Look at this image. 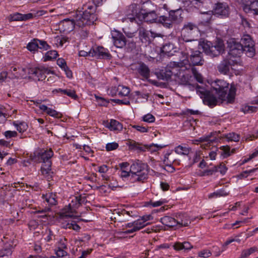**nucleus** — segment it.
I'll return each instance as SVG.
<instances>
[{"mask_svg":"<svg viewBox=\"0 0 258 258\" xmlns=\"http://www.w3.org/2000/svg\"><path fill=\"white\" fill-rule=\"evenodd\" d=\"M239 42L241 43L243 49L245 50V54L248 57H252L254 55L255 52L254 43L249 35H243Z\"/></svg>","mask_w":258,"mask_h":258,"instance_id":"9b49d317","label":"nucleus"},{"mask_svg":"<svg viewBox=\"0 0 258 258\" xmlns=\"http://www.w3.org/2000/svg\"><path fill=\"white\" fill-rule=\"evenodd\" d=\"M213 15L220 18H226L230 15V7L225 2H217L211 11Z\"/></svg>","mask_w":258,"mask_h":258,"instance_id":"ddd939ff","label":"nucleus"},{"mask_svg":"<svg viewBox=\"0 0 258 258\" xmlns=\"http://www.w3.org/2000/svg\"><path fill=\"white\" fill-rule=\"evenodd\" d=\"M174 49H176L174 47V45L170 42H165L161 48V52L166 54L168 56L173 55V53L176 50H173Z\"/></svg>","mask_w":258,"mask_h":258,"instance_id":"c85d7f7f","label":"nucleus"},{"mask_svg":"<svg viewBox=\"0 0 258 258\" xmlns=\"http://www.w3.org/2000/svg\"><path fill=\"white\" fill-rule=\"evenodd\" d=\"M216 167L217 172H219L222 175H224L227 171V167L223 163H220L218 166H215Z\"/></svg>","mask_w":258,"mask_h":258,"instance_id":"4d7b16f0","label":"nucleus"},{"mask_svg":"<svg viewBox=\"0 0 258 258\" xmlns=\"http://www.w3.org/2000/svg\"><path fill=\"white\" fill-rule=\"evenodd\" d=\"M141 14L139 6L138 4H133L128 7L126 15L127 19H129L130 22H133L136 19L141 20V18L140 17Z\"/></svg>","mask_w":258,"mask_h":258,"instance_id":"f3484780","label":"nucleus"},{"mask_svg":"<svg viewBox=\"0 0 258 258\" xmlns=\"http://www.w3.org/2000/svg\"><path fill=\"white\" fill-rule=\"evenodd\" d=\"M42 198L43 200V202L47 203L46 207H51L52 206H55L57 204L56 200L57 196L55 194L52 192H48L46 194H43Z\"/></svg>","mask_w":258,"mask_h":258,"instance_id":"5701e85b","label":"nucleus"},{"mask_svg":"<svg viewBox=\"0 0 258 258\" xmlns=\"http://www.w3.org/2000/svg\"><path fill=\"white\" fill-rule=\"evenodd\" d=\"M118 144L116 142L109 143L106 145V150L110 151L116 149L118 147Z\"/></svg>","mask_w":258,"mask_h":258,"instance_id":"680f3d73","label":"nucleus"},{"mask_svg":"<svg viewBox=\"0 0 258 258\" xmlns=\"http://www.w3.org/2000/svg\"><path fill=\"white\" fill-rule=\"evenodd\" d=\"M160 222L164 225L169 227H173L177 226V222H175L174 218L165 216L160 219Z\"/></svg>","mask_w":258,"mask_h":258,"instance_id":"473e14b6","label":"nucleus"},{"mask_svg":"<svg viewBox=\"0 0 258 258\" xmlns=\"http://www.w3.org/2000/svg\"><path fill=\"white\" fill-rule=\"evenodd\" d=\"M132 172L131 183H144L148 178L149 166L147 163L137 160L130 166Z\"/></svg>","mask_w":258,"mask_h":258,"instance_id":"20e7f679","label":"nucleus"},{"mask_svg":"<svg viewBox=\"0 0 258 258\" xmlns=\"http://www.w3.org/2000/svg\"><path fill=\"white\" fill-rule=\"evenodd\" d=\"M191 223L189 216L186 213H183V217L181 221L180 226H187Z\"/></svg>","mask_w":258,"mask_h":258,"instance_id":"3c124183","label":"nucleus"},{"mask_svg":"<svg viewBox=\"0 0 258 258\" xmlns=\"http://www.w3.org/2000/svg\"><path fill=\"white\" fill-rule=\"evenodd\" d=\"M180 69L177 63L170 62L166 67L159 71L157 73V77L161 80L169 81L171 79L172 76H177L180 74Z\"/></svg>","mask_w":258,"mask_h":258,"instance_id":"0eeeda50","label":"nucleus"},{"mask_svg":"<svg viewBox=\"0 0 258 258\" xmlns=\"http://www.w3.org/2000/svg\"><path fill=\"white\" fill-rule=\"evenodd\" d=\"M212 15H213L211 11L202 13L199 17V24L205 26H209L212 20Z\"/></svg>","mask_w":258,"mask_h":258,"instance_id":"a878e982","label":"nucleus"},{"mask_svg":"<svg viewBox=\"0 0 258 258\" xmlns=\"http://www.w3.org/2000/svg\"><path fill=\"white\" fill-rule=\"evenodd\" d=\"M52 92L54 94L60 93L61 95H66L75 100H77L78 99V96L74 90L58 88L53 90Z\"/></svg>","mask_w":258,"mask_h":258,"instance_id":"cd10ccee","label":"nucleus"},{"mask_svg":"<svg viewBox=\"0 0 258 258\" xmlns=\"http://www.w3.org/2000/svg\"><path fill=\"white\" fill-rule=\"evenodd\" d=\"M75 200L76 201V208H78L80 205L87 202L86 198L85 197H82L81 195L75 197Z\"/></svg>","mask_w":258,"mask_h":258,"instance_id":"de8ad7c7","label":"nucleus"},{"mask_svg":"<svg viewBox=\"0 0 258 258\" xmlns=\"http://www.w3.org/2000/svg\"><path fill=\"white\" fill-rule=\"evenodd\" d=\"M143 78L148 80L150 77V70L144 62H140L134 69Z\"/></svg>","mask_w":258,"mask_h":258,"instance_id":"4be33fe9","label":"nucleus"},{"mask_svg":"<svg viewBox=\"0 0 258 258\" xmlns=\"http://www.w3.org/2000/svg\"><path fill=\"white\" fill-rule=\"evenodd\" d=\"M13 124L20 133L25 132L28 127L27 123L24 121L16 120L13 121Z\"/></svg>","mask_w":258,"mask_h":258,"instance_id":"f704fd0d","label":"nucleus"},{"mask_svg":"<svg viewBox=\"0 0 258 258\" xmlns=\"http://www.w3.org/2000/svg\"><path fill=\"white\" fill-rule=\"evenodd\" d=\"M111 101L114 102L118 105H130V101L128 99L124 98L123 99H112Z\"/></svg>","mask_w":258,"mask_h":258,"instance_id":"5fc2aeb1","label":"nucleus"},{"mask_svg":"<svg viewBox=\"0 0 258 258\" xmlns=\"http://www.w3.org/2000/svg\"><path fill=\"white\" fill-rule=\"evenodd\" d=\"M228 141L238 142L240 139V136L235 133H230L225 136Z\"/></svg>","mask_w":258,"mask_h":258,"instance_id":"37998d69","label":"nucleus"},{"mask_svg":"<svg viewBox=\"0 0 258 258\" xmlns=\"http://www.w3.org/2000/svg\"><path fill=\"white\" fill-rule=\"evenodd\" d=\"M185 42L186 43V44L185 45V54H187V51L190 53L191 51L198 50L197 47L199 45L200 43L197 41V40H196L195 38H194V40L192 41Z\"/></svg>","mask_w":258,"mask_h":258,"instance_id":"72a5a7b5","label":"nucleus"},{"mask_svg":"<svg viewBox=\"0 0 258 258\" xmlns=\"http://www.w3.org/2000/svg\"><path fill=\"white\" fill-rule=\"evenodd\" d=\"M220 151L217 150L218 154H219L223 158H226L230 156L232 154L234 153L235 149H232L230 151V147L229 146H222L219 148Z\"/></svg>","mask_w":258,"mask_h":258,"instance_id":"2f4dec72","label":"nucleus"},{"mask_svg":"<svg viewBox=\"0 0 258 258\" xmlns=\"http://www.w3.org/2000/svg\"><path fill=\"white\" fill-rule=\"evenodd\" d=\"M92 57L97 58L110 59L111 55L108 50L102 46L93 47L90 50Z\"/></svg>","mask_w":258,"mask_h":258,"instance_id":"dca6fc26","label":"nucleus"},{"mask_svg":"<svg viewBox=\"0 0 258 258\" xmlns=\"http://www.w3.org/2000/svg\"><path fill=\"white\" fill-rule=\"evenodd\" d=\"M118 86H114L111 87L110 90H109V95H111L112 97L118 95Z\"/></svg>","mask_w":258,"mask_h":258,"instance_id":"338daca9","label":"nucleus"},{"mask_svg":"<svg viewBox=\"0 0 258 258\" xmlns=\"http://www.w3.org/2000/svg\"><path fill=\"white\" fill-rule=\"evenodd\" d=\"M46 233L47 234V235L44 238L46 242L51 241L55 237V235H54L53 231L50 229H48L46 231Z\"/></svg>","mask_w":258,"mask_h":258,"instance_id":"052dcab7","label":"nucleus"},{"mask_svg":"<svg viewBox=\"0 0 258 258\" xmlns=\"http://www.w3.org/2000/svg\"><path fill=\"white\" fill-rule=\"evenodd\" d=\"M196 90L204 96L203 102L205 104L211 107H213L217 104L218 98L213 94V92L211 90H207L199 85H197Z\"/></svg>","mask_w":258,"mask_h":258,"instance_id":"9d476101","label":"nucleus"},{"mask_svg":"<svg viewBox=\"0 0 258 258\" xmlns=\"http://www.w3.org/2000/svg\"><path fill=\"white\" fill-rule=\"evenodd\" d=\"M12 246L9 245L0 250V258H10L12 253Z\"/></svg>","mask_w":258,"mask_h":258,"instance_id":"e433bc0d","label":"nucleus"},{"mask_svg":"<svg viewBox=\"0 0 258 258\" xmlns=\"http://www.w3.org/2000/svg\"><path fill=\"white\" fill-rule=\"evenodd\" d=\"M120 177L125 180L126 179L127 180H128L131 182V176H132V172L130 171H126L123 169H121L120 170Z\"/></svg>","mask_w":258,"mask_h":258,"instance_id":"864d4df0","label":"nucleus"},{"mask_svg":"<svg viewBox=\"0 0 258 258\" xmlns=\"http://www.w3.org/2000/svg\"><path fill=\"white\" fill-rule=\"evenodd\" d=\"M47 114L56 118H61L62 117V114L60 112L52 108L49 109Z\"/></svg>","mask_w":258,"mask_h":258,"instance_id":"8fccbe9b","label":"nucleus"},{"mask_svg":"<svg viewBox=\"0 0 258 258\" xmlns=\"http://www.w3.org/2000/svg\"><path fill=\"white\" fill-rule=\"evenodd\" d=\"M211 90L218 96L222 101L233 103L235 99L237 90L236 85L230 84L224 80L217 79L211 84Z\"/></svg>","mask_w":258,"mask_h":258,"instance_id":"f03ea898","label":"nucleus"},{"mask_svg":"<svg viewBox=\"0 0 258 258\" xmlns=\"http://www.w3.org/2000/svg\"><path fill=\"white\" fill-rule=\"evenodd\" d=\"M3 135L7 140H9L13 138H16L18 136V133L15 131H7L3 133Z\"/></svg>","mask_w":258,"mask_h":258,"instance_id":"49530a36","label":"nucleus"},{"mask_svg":"<svg viewBox=\"0 0 258 258\" xmlns=\"http://www.w3.org/2000/svg\"><path fill=\"white\" fill-rule=\"evenodd\" d=\"M227 46L229 49L228 54L230 56L239 57L243 53H245L241 43L234 38L230 39L227 41Z\"/></svg>","mask_w":258,"mask_h":258,"instance_id":"f8f14e48","label":"nucleus"},{"mask_svg":"<svg viewBox=\"0 0 258 258\" xmlns=\"http://www.w3.org/2000/svg\"><path fill=\"white\" fill-rule=\"evenodd\" d=\"M165 203H166V201L165 200H161L156 202H152L151 201L150 202L147 203L146 205L147 206L151 205L152 207H156L160 206Z\"/></svg>","mask_w":258,"mask_h":258,"instance_id":"6e6d98bb","label":"nucleus"},{"mask_svg":"<svg viewBox=\"0 0 258 258\" xmlns=\"http://www.w3.org/2000/svg\"><path fill=\"white\" fill-rule=\"evenodd\" d=\"M257 170V168H253L252 169L244 171L240 173L239 174H238L237 175V177L240 179L246 178L248 176V174L254 172Z\"/></svg>","mask_w":258,"mask_h":258,"instance_id":"09e8293b","label":"nucleus"},{"mask_svg":"<svg viewBox=\"0 0 258 258\" xmlns=\"http://www.w3.org/2000/svg\"><path fill=\"white\" fill-rule=\"evenodd\" d=\"M67 240L64 238H60L57 243L56 248L67 249Z\"/></svg>","mask_w":258,"mask_h":258,"instance_id":"603ef678","label":"nucleus"},{"mask_svg":"<svg viewBox=\"0 0 258 258\" xmlns=\"http://www.w3.org/2000/svg\"><path fill=\"white\" fill-rule=\"evenodd\" d=\"M238 4L245 13L258 15V0H241Z\"/></svg>","mask_w":258,"mask_h":258,"instance_id":"4468645a","label":"nucleus"},{"mask_svg":"<svg viewBox=\"0 0 258 258\" xmlns=\"http://www.w3.org/2000/svg\"><path fill=\"white\" fill-rule=\"evenodd\" d=\"M198 255L200 257L207 258L211 255V253L210 251L208 249H204L200 251Z\"/></svg>","mask_w":258,"mask_h":258,"instance_id":"69168bd1","label":"nucleus"},{"mask_svg":"<svg viewBox=\"0 0 258 258\" xmlns=\"http://www.w3.org/2000/svg\"><path fill=\"white\" fill-rule=\"evenodd\" d=\"M28 73L31 75L34 80L42 81L45 79L46 77L45 74H48L49 71L48 69L41 67L31 69Z\"/></svg>","mask_w":258,"mask_h":258,"instance_id":"a211bd4d","label":"nucleus"},{"mask_svg":"<svg viewBox=\"0 0 258 258\" xmlns=\"http://www.w3.org/2000/svg\"><path fill=\"white\" fill-rule=\"evenodd\" d=\"M26 47L30 51L35 53L39 49L47 50L50 49L51 46L44 40L34 38L28 43Z\"/></svg>","mask_w":258,"mask_h":258,"instance_id":"2eb2a0df","label":"nucleus"},{"mask_svg":"<svg viewBox=\"0 0 258 258\" xmlns=\"http://www.w3.org/2000/svg\"><path fill=\"white\" fill-rule=\"evenodd\" d=\"M235 63V61L226 57L223 59L217 66V70L221 74L226 75L230 71V68Z\"/></svg>","mask_w":258,"mask_h":258,"instance_id":"412c9836","label":"nucleus"},{"mask_svg":"<svg viewBox=\"0 0 258 258\" xmlns=\"http://www.w3.org/2000/svg\"><path fill=\"white\" fill-rule=\"evenodd\" d=\"M190 148L179 145L175 148V152L180 155H187L189 154Z\"/></svg>","mask_w":258,"mask_h":258,"instance_id":"ea45409f","label":"nucleus"},{"mask_svg":"<svg viewBox=\"0 0 258 258\" xmlns=\"http://www.w3.org/2000/svg\"><path fill=\"white\" fill-rule=\"evenodd\" d=\"M142 118L143 121L148 123H152L155 121V117L150 113L144 115Z\"/></svg>","mask_w":258,"mask_h":258,"instance_id":"13d9d810","label":"nucleus"},{"mask_svg":"<svg viewBox=\"0 0 258 258\" xmlns=\"http://www.w3.org/2000/svg\"><path fill=\"white\" fill-rule=\"evenodd\" d=\"M158 8L156 5L153 4L151 1H148L144 3L141 8V11L142 14H146L150 12H153L157 10Z\"/></svg>","mask_w":258,"mask_h":258,"instance_id":"7c9ffc66","label":"nucleus"},{"mask_svg":"<svg viewBox=\"0 0 258 258\" xmlns=\"http://www.w3.org/2000/svg\"><path fill=\"white\" fill-rule=\"evenodd\" d=\"M217 169H216V167H215V166H214L211 169H208L204 170L203 172V175H211L214 174L215 173L217 172Z\"/></svg>","mask_w":258,"mask_h":258,"instance_id":"0e129e2a","label":"nucleus"},{"mask_svg":"<svg viewBox=\"0 0 258 258\" xmlns=\"http://www.w3.org/2000/svg\"><path fill=\"white\" fill-rule=\"evenodd\" d=\"M201 45L205 54L211 57H217L225 51V45L222 41L214 43L208 41H203Z\"/></svg>","mask_w":258,"mask_h":258,"instance_id":"423d86ee","label":"nucleus"},{"mask_svg":"<svg viewBox=\"0 0 258 258\" xmlns=\"http://www.w3.org/2000/svg\"><path fill=\"white\" fill-rule=\"evenodd\" d=\"M53 156V152L51 149L45 150L40 149L35 153V156L38 158L39 162L42 163L41 167V172L42 175L48 177L53 174L51 170L52 162L51 158Z\"/></svg>","mask_w":258,"mask_h":258,"instance_id":"39448f33","label":"nucleus"},{"mask_svg":"<svg viewBox=\"0 0 258 258\" xmlns=\"http://www.w3.org/2000/svg\"><path fill=\"white\" fill-rule=\"evenodd\" d=\"M192 248V245L188 241H184L183 242L177 241L174 242L173 245V248L176 251L190 250Z\"/></svg>","mask_w":258,"mask_h":258,"instance_id":"c756f323","label":"nucleus"},{"mask_svg":"<svg viewBox=\"0 0 258 258\" xmlns=\"http://www.w3.org/2000/svg\"><path fill=\"white\" fill-rule=\"evenodd\" d=\"M192 71L193 75H194L195 79H196V80L198 82H199L200 83H202L203 81V77H202V75L200 74H199L196 70L195 69L192 68Z\"/></svg>","mask_w":258,"mask_h":258,"instance_id":"e2e57ef3","label":"nucleus"},{"mask_svg":"<svg viewBox=\"0 0 258 258\" xmlns=\"http://www.w3.org/2000/svg\"><path fill=\"white\" fill-rule=\"evenodd\" d=\"M187 57L189 59L190 63L192 66H203L205 60L203 57V53L199 50L187 52Z\"/></svg>","mask_w":258,"mask_h":258,"instance_id":"aec40b11","label":"nucleus"},{"mask_svg":"<svg viewBox=\"0 0 258 258\" xmlns=\"http://www.w3.org/2000/svg\"><path fill=\"white\" fill-rule=\"evenodd\" d=\"M126 144L128 146L129 148L131 149H139L140 151H143V147L140 146L139 143L136 142L135 141L130 140L127 142Z\"/></svg>","mask_w":258,"mask_h":258,"instance_id":"c03bdc74","label":"nucleus"},{"mask_svg":"<svg viewBox=\"0 0 258 258\" xmlns=\"http://www.w3.org/2000/svg\"><path fill=\"white\" fill-rule=\"evenodd\" d=\"M57 65L60 67L62 70L66 68V67H67L66 61L65 60L62 58H59L57 60Z\"/></svg>","mask_w":258,"mask_h":258,"instance_id":"774afa93","label":"nucleus"},{"mask_svg":"<svg viewBox=\"0 0 258 258\" xmlns=\"http://www.w3.org/2000/svg\"><path fill=\"white\" fill-rule=\"evenodd\" d=\"M257 250V248L256 246L251 247L248 249H244L242 251L241 253V258H247L250 254L254 253Z\"/></svg>","mask_w":258,"mask_h":258,"instance_id":"a19ab883","label":"nucleus"},{"mask_svg":"<svg viewBox=\"0 0 258 258\" xmlns=\"http://www.w3.org/2000/svg\"><path fill=\"white\" fill-rule=\"evenodd\" d=\"M111 38L115 46L123 48L126 44V39L124 35L120 31L113 30L111 32Z\"/></svg>","mask_w":258,"mask_h":258,"instance_id":"6ab92c4d","label":"nucleus"},{"mask_svg":"<svg viewBox=\"0 0 258 258\" xmlns=\"http://www.w3.org/2000/svg\"><path fill=\"white\" fill-rule=\"evenodd\" d=\"M149 223H145V221L140 220V219L134 221V226L131 229L125 230L121 232V233L124 234H128L133 233L136 231H139L141 229L146 226Z\"/></svg>","mask_w":258,"mask_h":258,"instance_id":"393cba45","label":"nucleus"},{"mask_svg":"<svg viewBox=\"0 0 258 258\" xmlns=\"http://www.w3.org/2000/svg\"><path fill=\"white\" fill-rule=\"evenodd\" d=\"M227 195H228V193H227L224 189H220L215 192L210 194L209 195V198L212 199L214 197L226 196Z\"/></svg>","mask_w":258,"mask_h":258,"instance_id":"a18cd8bd","label":"nucleus"},{"mask_svg":"<svg viewBox=\"0 0 258 258\" xmlns=\"http://www.w3.org/2000/svg\"><path fill=\"white\" fill-rule=\"evenodd\" d=\"M58 55V53L56 50H49L47 51L43 57V61H47L54 59Z\"/></svg>","mask_w":258,"mask_h":258,"instance_id":"58836bf2","label":"nucleus"},{"mask_svg":"<svg viewBox=\"0 0 258 258\" xmlns=\"http://www.w3.org/2000/svg\"><path fill=\"white\" fill-rule=\"evenodd\" d=\"M139 37L141 42L145 44H149L152 40L150 33L143 27H140L138 30Z\"/></svg>","mask_w":258,"mask_h":258,"instance_id":"b1692460","label":"nucleus"},{"mask_svg":"<svg viewBox=\"0 0 258 258\" xmlns=\"http://www.w3.org/2000/svg\"><path fill=\"white\" fill-rule=\"evenodd\" d=\"M182 14L181 8L170 10L166 5H164L163 7L158 8L153 12L141 14L140 17L141 21L144 20L150 24L156 23L164 28L172 29L175 24L182 21Z\"/></svg>","mask_w":258,"mask_h":258,"instance_id":"f257e3e1","label":"nucleus"},{"mask_svg":"<svg viewBox=\"0 0 258 258\" xmlns=\"http://www.w3.org/2000/svg\"><path fill=\"white\" fill-rule=\"evenodd\" d=\"M257 107L253 106H250L248 105H243L241 108L240 111L243 112L244 113H251L252 112H256Z\"/></svg>","mask_w":258,"mask_h":258,"instance_id":"79ce46f5","label":"nucleus"},{"mask_svg":"<svg viewBox=\"0 0 258 258\" xmlns=\"http://www.w3.org/2000/svg\"><path fill=\"white\" fill-rule=\"evenodd\" d=\"M131 91L129 87L123 86L118 85V95L120 97H126L128 95Z\"/></svg>","mask_w":258,"mask_h":258,"instance_id":"4c0bfd02","label":"nucleus"},{"mask_svg":"<svg viewBox=\"0 0 258 258\" xmlns=\"http://www.w3.org/2000/svg\"><path fill=\"white\" fill-rule=\"evenodd\" d=\"M107 127L110 130V131H120L122 130L123 128L122 124L120 123L119 121L114 120V119H111L110 122L108 125H107Z\"/></svg>","mask_w":258,"mask_h":258,"instance_id":"c9c22d12","label":"nucleus"},{"mask_svg":"<svg viewBox=\"0 0 258 258\" xmlns=\"http://www.w3.org/2000/svg\"><path fill=\"white\" fill-rule=\"evenodd\" d=\"M198 32V26L191 22H187L184 24L181 30V37L185 42L192 41Z\"/></svg>","mask_w":258,"mask_h":258,"instance_id":"6e6552de","label":"nucleus"},{"mask_svg":"<svg viewBox=\"0 0 258 258\" xmlns=\"http://www.w3.org/2000/svg\"><path fill=\"white\" fill-rule=\"evenodd\" d=\"M66 249H59V248H56L55 249V254L57 255L56 257H65L66 256H68V252L66 251Z\"/></svg>","mask_w":258,"mask_h":258,"instance_id":"bf43d9fd","label":"nucleus"},{"mask_svg":"<svg viewBox=\"0 0 258 258\" xmlns=\"http://www.w3.org/2000/svg\"><path fill=\"white\" fill-rule=\"evenodd\" d=\"M33 17V15L32 13L22 14L19 13H15L10 15L9 20L10 21H27Z\"/></svg>","mask_w":258,"mask_h":258,"instance_id":"bb28decb","label":"nucleus"},{"mask_svg":"<svg viewBox=\"0 0 258 258\" xmlns=\"http://www.w3.org/2000/svg\"><path fill=\"white\" fill-rule=\"evenodd\" d=\"M97 5V3H94V1L84 4L82 8L83 12L76 13L77 24L80 25H85L86 27L94 24L98 19L96 13Z\"/></svg>","mask_w":258,"mask_h":258,"instance_id":"7ed1b4c3","label":"nucleus"},{"mask_svg":"<svg viewBox=\"0 0 258 258\" xmlns=\"http://www.w3.org/2000/svg\"><path fill=\"white\" fill-rule=\"evenodd\" d=\"M77 14L73 16L72 18H66L60 21L58 24V28L60 31L63 33H69L72 31L75 28V26L79 27L85 28V25H80L77 24Z\"/></svg>","mask_w":258,"mask_h":258,"instance_id":"1a4fd4ad","label":"nucleus"}]
</instances>
